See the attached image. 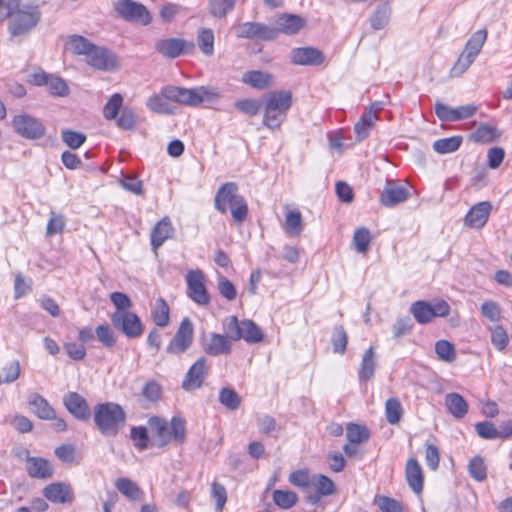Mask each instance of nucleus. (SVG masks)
Masks as SVG:
<instances>
[{
  "mask_svg": "<svg viewBox=\"0 0 512 512\" xmlns=\"http://www.w3.org/2000/svg\"><path fill=\"white\" fill-rule=\"evenodd\" d=\"M218 98V92L211 87L200 86L188 89L167 85L162 87L158 93L151 95L146 101V106L154 113L172 115L176 111V104L197 106Z\"/></svg>",
  "mask_w": 512,
  "mask_h": 512,
  "instance_id": "nucleus-1",
  "label": "nucleus"
},
{
  "mask_svg": "<svg viewBox=\"0 0 512 512\" xmlns=\"http://www.w3.org/2000/svg\"><path fill=\"white\" fill-rule=\"evenodd\" d=\"M3 7L7 9L6 16L11 18L9 31L13 36L28 33L41 19L39 5L35 3H21L19 1Z\"/></svg>",
  "mask_w": 512,
  "mask_h": 512,
  "instance_id": "nucleus-2",
  "label": "nucleus"
},
{
  "mask_svg": "<svg viewBox=\"0 0 512 512\" xmlns=\"http://www.w3.org/2000/svg\"><path fill=\"white\" fill-rule=\"evenodd\" d=\"M263 124L271 130H278L292 106V93L286 90L271 91L264 95Z\"/></svg>",
  "mask_w": 512,
  "mask_h": 512,
  "instance_id": "nucleus-3",
  "label": "nucleus"
},
{
  "mask_svg": "<svg viewBox=\"0 0 512 512\" xmlns=\"http://www.w3.org/2000/svg\"><path fill=\"white\" fill-rule=\"evenodd\" d=\"M93 418L99 432L104 436L112 437L124 427L126 413L119 404L106 402L94 407Z\"/></svg>",
  "mask_w": 512,
  "mask_h": 512,
  "instance_id": "nucleus-4",
  "label": "nucleus"
},
{
  "mask_svg": "<svg viewBox=\"0 0 512 512\" xmlns=\"http://www.w3.org/2000/svg\"><path fill=\"white\" fill-rule=\"evenodd\" d=\"M215 208L221 213L230 210L233 220L238 223L244 222L248 215L247 202L238 194V186L234 182H227L218 189Z\"/></svg>",
  "mask_w": 512,
  "mask_h": 512,
  "instance_id": "nucleus-5",
  "label": "nucleus"
},
{
  "mask_svg": "<svg viewBox=\"0 0 512 512\" xmlns=\"http://www.w3.org/2000/svg\"><path fill=\"white\" fill-rule=\"evenodd\" d=\"M223 328L233 341L243 339L248 343H258L263 339L261 329L251 320L239 321L237 317L230 316L223 321Z\"/></svg>",
  "mask_w": 512,
  "mask_h": 512,
  "instance_id": "nucleus-6",
  "label": "nucleus"
},
{
  "mask_svg": "<svg viewBox=\"0 0 512 512\" xmlns=\"http://www.w3.org/2000/svg\"><path fill=\"white\" fill-rule=\"evenodd\" d=\"M487 39L486 30L474 32L468 39L464 50L459 55L456 63L451 69L453 76H461L474 62Z\"/></svg>",
  "mask_w": 512,
  "mask_h": 512,
  "instance_id": "nucleus-7",
  "label": "nucleus"
},
{
  "mask_svg": "<svg viewBox=\"0 0 512 512\" xmlns=\"http://www.w3.org/2000/svg\"><path fill=\"white\" fill-rule=\"evenodd\" d=\"M410 312L419 324L430 323L436 317H445L450 313L449 304L438 301L434 305L426 301H416L410 306Z\"/></svg>",
  "mask_w": 512,
  "mask_h": 512,
  "instance_id": "nucleus-8",
  "label": "nucleus"
},
{
  "mask_svg": "<svg viewBox=\"0 0 512 512\" xmlns=\"http://www.w3.org/2000/svg\"><path fill=\"white\" fill-rule=\"evenodd\" d=\"M114 9L119 17L129 22L148 25L152 21V16L148 9L143 4L134 0H118L114 3Z\"/></svg>",
  "mask_w": 512,
  "mask_h": 512,
  "instance_id": "nucleus-9",
  "label": "nucleus"
},
{
  "mask_svg": "<svg viewBox=\"0 0 512 512\" xmlns=\"http://www.w3.org/2000/svg\"><path fill=\"white\" fill-rule=\"evenodd\" d=\"M111 322L114 328L122 332L127 338L135 339L143 334L141 319L133 312H114L111 315Z\"/></svg>",
  "mask_w": 512,
  "mask_h": 512,
  "instance_id": "nucleus-10",
  "label": "nucleus"
},
{
  "mask_svg": "<svg viewBox=\"0 0 512 512\" xmlns=\"http://www.w3.org/2000/svg\"><path fill=\"white\" fill-rule=\"evenodd\" d=\"M14 131L26 139H40L45 134L42 122L28 114H19L12 119Z\"/></svg>",
  "mask_w": 512,
  "mask_h": 512,
  "instance_id": "nucleus-11",
  "label": "nucleus"
},
{
  "mask_svg": "<svg viewBox=\"0 0 512 512\" xmlns=\"http://www.w3.org/2000/svg\"><path fill=\"white\" fill-rule=\"evenodd\" d=\"M186 282L189 298L201 306H206L210 303V296L205 286V276L200 269L188 271Z\"/></svg>",
  "mask_w": 512,
  "mask_h": 512,
  "instance_id": "nucleus-12",
  "label": "nucleus"
},
{
  "mask_svg": "<svg viewBox=\"0 0 512 512\" xmlns=\"http://www.w3.org/2000/svg\"><path fill=\"white\" fill-rule=\"evenodd\" d=\"M193 324L188 317H185L176 331L174 337L166 348V352L173 355L184 353L190 348L193 342Z\"/></svg>",
  "mask_w": 512,
  "mask_h": 512,
  "instance_id": "nucleus-13",
  "label": "nucleus"
},
{
  "mask_svg": "<svg viewBox=\"0 0 512 512\" xmlns=\"http://www.w3.org/2000/svg\"><path fill=\"white\" fill-rule=\"evenodd\" d=\"M238 38L272 41L276 39V32L272 26L260 22H245L235 27Z\"/></svg>",
  "mask_w": 512,
  "mask_h": 512,
  "instance_id": "nucleus-14",
  "label": "nucleus"
},
{
  "mask_svg": "<svg viewBox=\"0 0 512 512\" xmlns=\"http://www.w3.org/2000/svg\"><path fill=\"white\" fill-rule=\"evenodd\" d=\"M194 44L182 38H164L155 43L157 53L165 58L174 59L190 52Z\"/></svg>",
  "mask_w": 512,
  "mask_h": 512,
  "instance_id": "nucleus-15",
  "label": "nucleus"
},
{
  "mask_svg": "<svg viewBox=\"0 0 512 512\" xmlns=\"http://www.w3.org/2000/svg\"><path fill=\"white\" fill-rule=\"evenodd\" d=\"M383 109L382 102H374L367 107L359 121L355 124L354 131L358 141H362L368 137L370 131L374 128L376 121L379 119V112Z\"/></svg>",
  "mask_w": 512,
  "mask_h": 512,
  "instance_id": "nucleus-16",
  "label": "nucleus"
},
{
  "mask_svg": "<svg viewBox=\"0 0 512 512\" xmlns=\"http://www.w3.org/2000/svg\"><path fill=\"white\" fill-rule=\"evenodd\" d=\"M477 112V106L467 104L451 108L441 102L435 104V114L441 121L454 122L471 118Z\"/></svg>",
  "mask_w": 512,
  "mask_h": 512,
  "instance_id": "nucleus-17",
  "label": "nucleus"
},
{
  "mask_svg": "<svg viewBox=\"0 0 512 512\" xmlns=\"http://www.w3.org/2000/svg\"><path fill=\"white\" fill-rule=\"evenodd\" d=\"M208 375V363L205 357H200L187 371L182 388L185 391L199 389Z\"/></svg>",
  "mask_w": 512,
  "mask_h": 512,
  "instance_id": "nucleus-18",
  "label": "nucleus"
},
{
  "mask_svg": "<svg viewBox=\"0 0 512 512\" xmlns=\"http://www.w3.org/2000/svg\"><path fill=\"white\" fill-rule=\"evenodd\" d=\"M202 349L210 356L227 355L231 352V340L217 333H210L202 337Z\"/></svg>",
  "mask_w": 512,
  "mask_h": 512,
  "instance_id": "nucleus-19",
  "label": "nucleus"
},
{
  "mask_svg": "<svg viewBox=\"0 0 512 512\" xmlns=\"http://www.w3.org/2000/svg\"><path fill=\"white\" fill-rule=\"evenodd\" d=\"M86 62L99 70H112L118 66L116 56L104 47L94 46L86 57Z\"/></svg>",
  "mask_w": 512,
  "mask_h": 512,
  "instance_id": "nucleus-20",
  "label": "nucleus"
},
{
  "mask_svg": "<svg viewBox=\"0 0 512 512\" xmlns=\"http://www.w3.org/2000/svg\"><path fill=\"white\" fill-rule=\"evenodd\" d=\"M305 25V20L295 14L284 13L277 17L272 29L276 32V38L279 34L294 35L298 33Z\"/></svg>",
  "mask_w": 512,
  "mask_h": 512,
  "instance_id": "nucleus-21",
  "label": "nucleus"
},
{
  "mask_svg": "<svg viewBox=\"0 0 512 512\" xmlns=\"http://www.w3.org/2000/svg\"><path fill=\"white\" fill-rule=\"evenodd\" d=\"M291 62L296 65H321L324 62L323 53L313 47L294 48L291 52Z\"/></svg>",
  "mask_w": 512,
  "mask_h": 512,
  "instance_id": "nucleus-22",
  "label": "nucleus"
},
{
  "mask_svg": "<svg viewBox=\"0 0 512 512\" xmlns=\"http://www.w3.org/2000/svg\"><path fill=\"white\" fill-rule=\"evenodd\" d=\"M491 210L492 205L487 201L474 205L465 216V225L477 229L483 227L488 221Z\"/></svg>",
  "mask_w": 512,
  "mask_h": 512,
  "instance_id": "nucleus-23",
  "label": "nucleus"
},
{
  "mask_svg": "<svg viewBox=\"0 0 512 512\" xmlns=\"http://www.w3.org/2000/svg\"><path fill=\"white\" fill-rule=\"evenodd\" d=\"M43 495L54 503H69L74 500V493L71 486L64 482H56L47 485L43 490Z\"/></svg>",
  "mask_w": 512,
  "mask_h": 512,
  "instance_id": "nucleus-24",
  "label": "nucleus"
},
{
  "mask_svg": "<svg viewBox=\"0 0 512 512\" xmlns=\"http://www.w3.org/2000/svg\"><path fill=\"white\" fill-rule=\"evenodd\" d=\"M64 405L79 420H87L90 417L87 401L76 392H70L64 396Z\"/></svg>",
  "mask_w": 512,
  "mask_h": 512,
  "instance_id": "nucleus-25",
  "label": "nucleus"
},
{
  "mask_svg": "<svg viewBox=\"0 0 512 512\" xmlns=\"http://www.w3.org/2000/svg\"><path fill=\"white\" fill-rule=\"evenodd\" d=\"M409 197V191L400 185L388 184L381 193L380 201L386 207H393L406 201Z\"/></svg>",
  "mask_w": 512,
  "mask_h": 512,
  "instance_id": "nucleus-26",
  "label": "nucleus"
},
{
  "mask_svg": "<svg viewBox=\"0 0 512 512\" xmlns=\"http://www.w3.org/2000/svg\"><path fill=\"white\" fill-rule=\"evenodd\" d=\"M406 480L409 487L417 494L423 489V473L422 468L415 458H410L405 468Z\"/></svg>",
  "mask_w": 512,
  "mask_h": 512,
  "instance_id": "nucleus-27",
  "label": "nucleus"
},
{
  "mask_svg": "<svg viewBox=\"0 0 512 512\" xmlns=\"http://www.w3.org/2000/svg\"><path fill=\"white\" fill-rule=\"evenodd\" d=\"M377 366L376 352L373 346L369 347L362 356L358 379L360 383H365L374 377Z\"/></svg>",
  "mask_w": 512,
  "mask_h": 512,
  "instance_id": "nucleus-28",
  "label": "nucleus"
},
{
  "mask_svg": "<svg viewBox=\"0 0 512 512\" xmlns=\"http://www.w3.org/2000/svg\"><path fill=\"white\" fill-rule=\"evenodd\" d=\"M26 470L31 477L38 479H47L53 475L51 464L39 457H28Z\"/></svg>",
  "mask_w": 512,
  "mask_h": 512,
  "instance_id": "nucleus-29",
  "label": "nucleus"
},
{
  "mask_svg": "<svg viewBox=\"0 0 512 512\" xmlns=\"http://www.w3.org/2000/svg\"><path fill=\"white\" fill-rule=\"evenodd\" d=\"M445 406L448 410V412L455 418V419H462L466 416L468 413V403L458 393L452 392L448 393L445 396L444 399Z\"/></svg>",
  "mask_w": 512,
  "mask_h": 512,
  "instance_id": "nucleus-30",
  "label": "nucleus"
},
{
  "mask_svg": "<svg viewBox=\"0 0 512 512\" xmlns=\"http://www.w3.org/2000/svg\"><path fill=\"white\" fill-rule=\"evenodd\" d=\"M174 229L169 218L165 217L159 221L151 232V245L157 250L167 239L171 238Z\"/></svg>",
  "mask_w": 512,
  "mask_h": 512,
  "instance_id": "nucleus-31",
  "label": "nucleus"
},
{
  "mask_svg": "<svg viewBox=\"0 0 512 512\" xmlns=\"http://www.w3.org/2000/svg\"><path fill=\"white\" fill-rule=\"evenodd\" d=\"M242 82L259 90L268 88L274 84V77L264 71H247L242 76Z\"/></svg>",
  "mask_w": 512,
  "mask_h": 512,
  "instance_id": "nucleus-32",
  "label": "nucleus"
},
{
  "mask_svg": "<svg viewBox=\"0 0 512 512\" xmlns=\"http://www.w3.org/2000/svg\"><path fill=\"white\" fill-rule=\"evenodd\" d=\"M148 425L152 432H154L158 438L159 446H164L173 440V436L171 433L170 424L159 417H151L148 420Z\"/></svg>",
  "mask_w": 512,
  "mask_h": 512,
  "instance_id": "nucleus-33",
  "label": "nucleus"
},
{
  "mask_svg": "<svg viewBox=\"0 0 512 512\" xmlns=\"http://www.w3.org/2000/svg\"><path fill=\"white\" fill-rule=\"evenodd\" d=\"M501 136V132L493 126L482 123L470 135V139L475 143L488 144Z\"/></svg>",
  "mask_w": 512,
  "mask_h": 512,
  "instance_id": "nucleus-34",
  "label": "nucleus"
},
{
  "mask_svg": "<svg viewBox=\"0 0 512 512\" xmlns=\"http://www.w3.org/2000/svg\"><path fill=\"white\" fill-rule=\"evenodd\" d=\"M28 403L31 410L41 419L54 417V410L49 403L39 394L33 393L29 396Z\"/></svg>",
  "mask_w": 512,
  "mask_h": 512,
  "instance_id": "nucleus-35",
  "label": "nucleus"
},
{
  "mask_svg": "<svg viewBox=\"0 0 512 512\" xmlns=\"http://www.w3.org/2000/svg\"><path fill=\"white\" fill-rule=\"evenodd\" d=\"M304 229L301 212L297 209L286 208L285 230L291 236H298Z\"/></svg>",
  "mask_w": 512,
  "mask_h": 512,
  "instance_id": "nucleus-36",
  "label": "nucleus"
},
{
  "mask_svg": "<svg viewBox=\"0 0 512 512\" xmlns=\"http://www.w3.org/2000/svg\"><path fill=\"white\" fill-rule=\"evenodd\" d=\"M170 309L163 298H158L152 309V319L159 327H166L170 320Z\"/></svg>",
  "mask_w": 512,
  "mask_h": 512,
  "instance_id": "nucleus-37",
  "label": "nucleus"
},
{
  "mask_svg": "<svg viewBox=\"0 0 512 512\" xmlns=\"http://www.w3.org/2000/svg\"><path fill=\"white\" fill-rule=\"evenodd\" d=\"M197 43L201 52L206 56L214 53V33L209 28H200L197 33Z\"/></svg>",
  "mask_w": 512,
  "mask_h": 512,
  "instance_id": "nucleus-38",
  "label": "nucleus"
},
{
  "mask_svg": "<svg viewBox=\"0 0 512 512\" xmlns=\"http://www.w3.org/2000/svg\"><path fill=\"white\" fill-rule=\"evenodd\" d=\"M273 501L281 509L292 508L298 502V495L290 490L277 489L273 492Z\"/></svg>",
  "mask_w": 512,
  "mask_h": 512,
  "instance_id": "nucleus-39",
  "label": "nucleus"
},
{
  "mask_svg": "<svg viewBox=\"0 0 512 512\" xmlns=\"http://www.w3.org/2000/svg\"><path fill=\"white\" fill-rule=\"evenodd\" d=\"M391 15V8L388 4H381L377 7L370 18L371 26L374 30H381L386 27Z\"/></svg>",
  "mask_w": 512,
  "mask_h": 512,
  "instance_id": "nucleus-40",
  "label": "nucleus"
},
{
  "mask_svg": "<svg viewBox=\"0 0 512 512\" xmlns=\"http://www.w3.org/2000/svg\"><path fill=\"white\" fill-rule=\"evenodd\" d=\"M462 143L461 136H452L438 139L433 143V149L439 154H448L459 149Z\"/></svg>",
  "mask_w": 512,
  "mask_h": 512,
  "instance_id": "nucleus-41",
  "label": "nucleus"
},
{
  "mask_svg": "<svg viewBox=\"0 0 512 512\" xmlns=\"http://www.w3.org/2000/svg\"><path fill=\"white\" fill-rule=\"evenodd\" d=\"M236 4V0H209V13L216 18H224L231 12Z\"/></svg>",
  "mask_w": 512,
  "mask_h": 512,
  "instance_id": "nucleus-42",
  "label": "nucleus"
},
{
  "mask_svg": "<svg viewBox=\"0 0 512 512\" xmlns=\"http://www.w3.org/2000/svg\"><path fill=\"white\" fill-rule=\"evenodd\" d=\"M372 237L370 231L365 227H360L355 230L353 235V245L358 253H366L369 249Z\"/></svg>",
  "mask_w": 512,
  "mask_h": 512,
  "instance_id": "nucleus-43",
  "label": "nucleus"
},
{
  "mask_svg": "<svg viewBox=\"0 0 512 512\" xmlns=\"http://www.w3.org/2000/svg\"><path fill=\"white\" fill-rule=\"evenodd\" d=\"M115 486L119 492L131 500H138L141 496V490L137 484L128 478H119L115 482Z\"/></svg>",
  "mask_w": 512,
  "mask_h": 512,
  "instance_id": "nucleus-44",
  "label": "nucleus"
},
{
  "mask_svg": "<svg viewBox=\"0 0 512 512\" xmlns=\"http://www.w3.org/2000/svg\"><path fill=\"white\" fill-rule=\"evenodd\" d=\"M94 46L89 40L78 35L70 37L68 41V47L73 53L84 55L85 57H87Z\"/></svg>",
  "mask_w": 512,
  "mask_h": 512,
  "instance_id": "nucleus-45",
  "label": "nucleus"
},
{
  "mask_svg": "<svg viewBox=\"0 0 512 512\" xmlns=\"http://www.w3.org/2000/svg\"><path fill=\"white\" fill-rule=\"evenodd\" d=\"M435 353L440 360L447 363H451L456 359L455 347L447 340H438L435 343Z\"/></svg>",
  "mask_w": 512,
  "mask_h": 512,
  "instance_id": "nucleus-46",
  "label": "nucleus"
},
{
  "mask_svg": "<svg viewBox=\"0 0 512 512\" xmlns=\"http://www.w3.org/2000/svg\"><path fill=\"white\" fill-rule=\"evenodd\" d=\"M346 437L350 443L358 444L367 441L370 434L365 426L350 423L346 429Z\"/></svg>",
  "mask_w": 512,
  "mask_h": 512,
  "instance_id": "nucleus-47",
  "label": "nucleus"
},
{
  "mask_svg": "<svg viewBox=\"0 0 512 512\" xmlns=\"http://www.w3.org/2000/svg\"><path fill=\"white\" fill-rule=\"evenodd\" d=\"M219 402L230 410H236L241 404V399L235 390L224 387L219 392Z\"/></svg>",
  "mask_w": 512,
  "mask_h": 512,
  "instance_id": "nucleus-48",
  "label": "nucleus"
},
{
  "mask_svg": "<svg viewBox=\"0 0 512 512\" xmlns=\"http://www.w3.org/2000/svg\"><path fill=\"white\" fill-rule=\"evenodd\" d=\"M386 419L390 424H397L403 414L402 405L396 398H390L385 404Z\"/></svg>",
  "mask_w": 512,
  "mask_h": 512,
  "instance_id": "nucleus-49",
  "label": "nucleus"
},
{
  "mask_svg": "<svg viewBox=\"0 0 512 512\" xmlns=\"http://www.w3.org/2000/svg\"><path fill=\"white\" fill-rule=\"evenodd\" d=\"M491 334V343L493 346L502 351L509 343V336L501 325H495L489 328Z\"/></svg>",
  "mask_w": 512,
  "mask_h": 512,
  "instance_id": "nucleus-50",
  "label": "nucleus"
},
{
  "mask_svg": "<svg viewBox=\"0 0 512 512\" xmlns=\"http://www.w3.org/2000/svg\"><path fill=\"white\" fill-rule=\"evenodd\" d=\"M470 476L476 481H483L487 477V468L484 459L480 456L473 457L468 465Z\"/></svg>",
  "mask_w": 512,
  "mask_h": 512,
  "instance_id": "nucleus-51",
  "label": "nucleus"
},
{
  "mask_svg": "<svg viewBox=\"0 0 512 512\" xmlns=\"http://www.w3.org/2000/svg\"><path fill=\"white\" fill-rule=\"evenodd\" d=\"M332 345L335 353L344 354L346 351L348 337L343 326H336L332 334Z\"/></svg>",
  "mask_w": 512,
  "mask_h": 512,
  "instance_id": "nucleus-52",
  "label": "nucleus"
},
{
  "mask_svg": "<svg viewBox=\"0 0 512 512\" xmlns=\"http://www.w3.org/2000/svg\"><path fill=\"white\" fill-rule=\"evenodd\" d=\"M481 314L491 322H499L501 320V308L495 301H485L481 305Z\"/></svg>",
  "mask_w": 512,
  "mask_h": 512,
  "instance_id": "nucleus-53",
  "label": "nucleus"
},
{
  "mask_svg": "<svg viewBox=\"0 0 512 512\" xmlns=\"http://www.w3.org/2000/svg\"><path fill=\"white\" fill-rule=\"evenodd\" d=\"M61 138L71 149H78L86 141L85 134L72 130H62Z\"/></svg>",
  "mask_w": 512,
  "mask_h": 512,
  "instance_id": "nucleus-54",
  "label": "nucleus"
},
{
  "mask_svg": "<svg viewBox=\"0 0 512 512\" xmlns=\"http://www.w3.org/2000/svg\"><path fill=\"white\" fill-rule=\"evenodd\" d=\"M173 440L179 444L184 443L186 439V424L181 417L174 416L170 422Z\"/></svg>",
  "mask_w": 512,
  "mask_h": 512,
  "instance_id": "nucleus-55",
  "label": "nucleus"
},
{
  "mask_svg": "<svg viewBox=\"0 0 512 512\" xmlns=\"http://www.w3.org/2000/svg\"><path fill=\"white\" fill-rule=\"evenodd\" d=\"M123 103V97L116 93L112 95L103 109V114L106 119H115Z\"/></svg>",
  "mask_w": 512,
  "mask_h": 512,
  "instance_id": "nucleus-56",
  "label": "nucleus"
},
{
  "mask_svg": "<svg viewBox=\"0 0 512 512\" xmlns=\"http://www.w3.org/2000/svg\"><path fill=\"white\" fill-rule=\"evenodd\" d=\"M46 86L48 87L49 92L54 96L63 97L69 92L66 82L62 78L54 75H50Z\"/></svg>",
  "mask_w": 512,
  "mask_h": 512,
  "instance_id": "nucleus-57",
  "label": "nucleus"
},
{
  "mask_svg": "<svg viewBox=\"0 0 512 512\" xmlns=\"http://www.w3.org/2000/svg\"><path fill=\"white\" fill-rule=\"evenodd\" d=\"M313 484L318 493L323 496H328L334 493L335 485L333 481L325 475H317L314 477Z\"/></svg>",
  "mask_w": 512,
  "mask_h": 512,
  "instance_id": "nucleus-58",
  "label": "nucleus"
},
{
  "mask_svg": "<svg viewBox=\"0 0 512 512\" xmlns=\"http://www.w3.org/2000/svg\"><path fill=\"white\" fill-rule=\"evenodd\" d=\"M110 300L116 308L115 312L128 313L132 307L130 298L121 292H113L110 294Z\"/></svg>",
  "mask_w": 512,
  "mask_h": 512,
  "instance_id": "nucleus-59",
  "label": "nucleus"
},
{
  "mask_svg": "<svg viewBox=\"0 0 512 512\" xmlns=\"http://www.w3.org/2000/svg\"><path fill=\"white\" fill-rule=\"evenodd\" d=\"M131 439L134 441V445L139 450H144L148 447L149 437L147 429L143 426L132 427L130 433Z\"/></svg>",
  "mask_w": 512,
  "mask_h": 512,
  "instance_id": "nucleus-60",
  "label": "nucleus"
},
{
  "mask_svg": "<svg viewBox=\"0 0 512 512\" xmlns=\"http://www.w3.org/2000/svg\"><path fill=\"white\" fill-rule=\"evenodd\" d=\"M477 434L483 439H496L499 436L496 426L489 421L479 422L475 425Z\"/></svg>",
  "mask_w": 512,
  "mask_h": 512,
  "instance_id": "nucleus-61",
  "label": "nucleus"
},
{
  "mask_svg": "<svg viewBox=\"0 0 512 512\" xmlns=\"http://www.w3.org/2000/svg\"><path fill=\"white\" fill-rule=\"evenodd\" d=\"M235 107L249 116H255L261 109V103L256 99H242L235 103Z\"/></svg>",
  "mask_w": 512,
  "mask_h": 512,
  "instance_id": "nucleus-62",
  "label": "nucleus"
},
{
  "mask_svg": "<svg viewBox=\"0 0 512 512\" xmlns=\"http://www.w3.org/2000/svg\"><path fill=\"white\" fill-rule=\"evenodd\" d=\"M211 496L216 501V511H222L227 501V492L225 487L217 482L212 483Z\"/></svg>",
  "mask_w": 512,
  "mask_h": 512,
  "instance_id": "nucleus-63",
  "label": "nucleus"
},
{
  "mask_svg": "<svg viewBox=\"0 0 512 512\" xmlns=\"http://www.w3.org/2000/svg\"><path fill=\"white\" fill-rule=\"evenodd\" d=\"M96 336L98 340L107 348H112L116 343L113 331L108 325H99L96 328Z\"/></svg>",
  "mask_w": 512,
  "mask_h": 512,
  "instance_id": "nucleus-64",
  "label": "nucleus"
}]
</instances>
